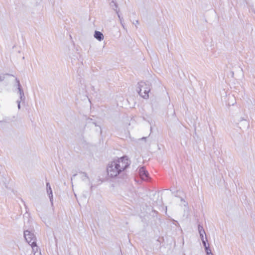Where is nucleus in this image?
<instances>
[{"mask_svg": "<svg viewBox=\"0 0 255 255\" xmlns=\"http://www.w3.org/2000/svg\"><path fill=\"white\" fill-rule=\"evenodd\" d=\"M198 230L199 233H204V232H205L203 227L200 225L198 226Z\"/></svg>", "mask_w": 255, "mask_h": 255, "instance_id": "11", "label": "nucleus"}, {"mask_svg": "<svg viewBox=\"0 0 255 255\" xmlns=\"http://www.w3.org/2000/svg\"><path fill=\"white\" fill-rule=\"evenodd\" d=\"M138 172L142 180H146L147 179L148 173L144 167L140 168Z\"/></svg>", "mask_w": 255, "mask_h": 255, "instance_id": "5", "label": "nucleus"}, {"mask_svg": "<svg viewBox=\"0 0 255 255\" xmlns=\"http://www.w3.org/2000/svg\"><path fill=\"white\" fill-rule=\"evenodd\" d=\"M81 178L83 181L90 183V179L86 173H82L81 174Z\"/></svg>", "mask_w": 255, "mask_h": 255, "instance_id": "9", "label": "nucleus"}, {"mask_svg": "<svg viewBox=\"0 0 255 255\" xmlns=\"http://www.w3.org/2000/svg\"><path fill=\"white\" fill-rule=\"evenodd\" d=\"M37 0V1H40L41 0Z\"/></svg>", "mask_w": 255, "mask_h": 255, "instance_id": "18", "label": "nucleus"}, {"mask_svg": "<svg viewBox=\"0 0 255 255\" xmlns=\"http://www.w3.org/2000/svg\"><path fill=\"white\" fill-rule=\"evenodd\" d=\"M47 193L48 194L50 201L52 204H53V193L51 187L49 183H46Z\"/></svg>", "mask_w": 255, "mask_h": 255, "instance_id": "6", "label": "nucleus"}, {"mask_svg": "<svg viewBox=\"0 0 255 255\" xmlns=\"http://www.w3.org/2000/svg\"><path fill=\"white\" fill-rule=\"evenodd\" d=\"M30 246H31V248L32 249V252H33V254L34 253H35L36 252H37L40 251V249H39V248L37 246V245L36 244V242H34V241H33L32 242V243L30 244Z\"/></svg>", "mask_w": 255, "mask_h": 255, "instance_id": "8", "label": "nucleus"}, {"mask_svg": "<svg viewBox=\"0 0 255 255\" xmlns=\"http://www.w3.org/2000/svg\"><path fill=\"white\" fill-rule=\"evenodd\" d=\"M18 109L19 110L20 109V105H17Z\"/></svg>", "mask_w": 255, "mask_h": 255, "instance_id": "15", "label": "nucleus"}, {"mask_svg": "<svg viewBox=\"0 0 255 255\" xmlns=\"http://www.w3.org/2000/svg\"><path fill=\"white\" fill-rule=\"evenodd\" d=\"M199 234H200V237L201 240L202 241L204 240V235H206L205 232H204V233H199Z\"/></svg>", "mask_w": 255, "mask_h": 255, "instance_id": "12", "label": "nucleus"}, {"mask_svg": "<svg viewBox=\"0 0 255 255\" xmlns=\"http://www.w3.org/2000/svg\"><path fill=\"white\" fill-rule=\"evenodd\" d=\"M16 81L17 83V89L18 91V93L19 94V98H20V100H17L16 101V103L17 104V105H20L21 101L23 100L24 99V95L23 91L21 88V86L20 83L19 82V81L17 79H16Z\"/></svg>", "mask_w": 255, "mask_h": 255, "instance_id": "4", "label": "nucleus"}, {"mask_svg": "<svg viewBox=\"0 0 255 255\" xmlns=\"http://www.w3.org/2000/svg\"><path fill=\"white\" fill-rule=\"evenodd\" d=\"M202 243L203 244L204 248H205L206 247H207V246L206 245V241L204 240L203 241H202Z\"/></svg>", "mask_w": 255, "mask_h": 255, "instance_id": "14", "label": "nucleus"}, {"mask_svg": "<svg viewBox=\"0 0 255 255\" xmlns=\"http://www.w3.org/2000/svg\"><path fill=\"white\" fill-rule=\"evenodd\" d=\"M24 236L26 242L30 245L33 241L35 242L36 239L33 234L28 231L24 232Z\"/></svg>", "mask_w": 255, "mask_h": 255, "instance_id": "3", "label": "nucleus"}, {"mask_svg": "<svg viewBox=\"0 0 255 255\" xmlns=\"http://www.w3.org/2000/svg\"><path fill=\"white\" fill-rule=\"evenodd\" d=\"M129 165L128 159L126 157L118 158L109 162L107 167V172L109 177H117Z\"/></svg>", "mask_w": 255, "mask_h": 255, "instance_id": "1", "label": "nucleus"}, {"mask_svg": "<svg viewBox=\"0 0 255 255\" xmlns=\"http://www.w3.org/2000/svg\"><path fill=\"white\" fill-rule=\"evenodd\" d=\"M205 249L207 255H212L211 250L208 247H206Z\"/></svg>", "mask_w": 255, "mask_h": 255, "instance_id": "10", "label": "nucleus"}, {"mask_svg": "<svg viewBox=\"0 0 255 255\" xmlns=\"http://www.w3.org/2000/svg\"><path fill=\"white\" fill-rule=\"evenodd\" d=\"M151 85L148 81H140L137 84V91L139 95L144 99L149 97V93L150 91Z\"/></svg>", "mask_w": 255, "mask_h": 255, "instance_id": "2", "label": "nucleus"}, {"mask_svg": "<svg viewBox=\"0 0 255 255\" xmlns=\"http://www.w3.org/2000/svg\"><path fill=\"white\" fill-rule=\"evenodd\" d=\"M145 138H146L145 137H143V138H142L141 139H145Z\"/></svg>", "mask_w": 255, "mask_h": 255, "instance_id": "16", "label": "nucleus"}, {"mask_svg": "<svg viewBox=\"0 0 255 255\" xmlns=\"http://www.w3.org/2000/svg\"><path fill=\"white\" fill-rule=\"evenodd\" d=\"M118 16H119V17L120 18V15H119V14H118Z\"/></svg>", "mask_w": 255, "mask_h": 255, "instance_id": "17", "label": "nucleus"}, {"mask_svg": "<svg viewBox=\"0 0 255 255\" xmlns=\"http://www.w3.org/2000/svg\"><path fill=\"white\" fill-rule=\"evenodd\" d=\"M94 37L98 40L101 41L104 39V36L103 33L98 31H95L94 34Z\"/></svg>", "mask_w": 255, "mask_h": 255, "instance_id": "7", "label": "nucleus"}, {"mask_svg": "<svg viewBox=\"0 0 255 255\" xmlns=\"http://www.w3.org/2000/svg\"><path fill=\"white\" fill-rule=\"evenodd\" d=\"M33 254H34V255H41L40 251H38L37 252H36Z\"/></svg>", "mask_w": 255, "mask_h": 255, "instance_id": "13", "label": "nucleus"}]
</instances>
